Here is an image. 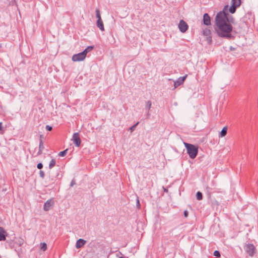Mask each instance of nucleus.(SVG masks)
<instances>
[{
    "label": "nucleus",
    "mask_w": 258,
    "mask_h": 258,
    "mask_svg": "<svg viewBox=\"0 0 258 258\" xmlns=\"http://www.w3.org/2000/svg\"><path fill=\"white\" fill-rule=\"evenodd\" d=\"M164 191L165 192H167L168 191V189H166V188H164Z\"/></svg>",
    "instance_id": "37998d69"
},
{
    "label": "nucleus",
    "mask_w": 258,
    "mask_h": 258,
    "mask_svg": "<svg viewBox=\"0 0 258 258\" xmlns=\"http://www.w3.org/2000/svg\"><path fill=\"white\" fill-rule=\"evenodd\" d=\"M196 198L198 201H201L203 199V194L201 191H198L196 194Z\"/></svg>",
    "instance_id": "412c9836"
},
{
    "label": "nucleus",
    "mask_w": 258,
    "mask_h": 258,
    "mask_svg": "<svg viewBox=\"0 0 258 258\" xmlns=\"http://www.w3.org/2000/svg\"><path fill=\"white\" fill-rule=\"evenodd\" d=\"M214 28L219 37L228 39L234 38L231 34L233 27L228 21V17H215Z\"/></svg>",
    "instance_id": "f257e3e1"
},
{
    "label": "nucleus",
    "mask_w": 258,
    "mask_h": 258,
    "mask_svg": "<svg viewBox=\"0 0 258 258\" xmlns=\"http://www.w3.org/2000/svg\"><path fill=\"white\" fill-rule=\"evenodd\" d=\"M126 258H128L127 257Z\"/></svg>",
    "instance_id": "de8ad7c7"
},
{
    "label": "nucleus",
    "mask_w": 258,
    "mask_h": 258,
    "mask_svg": "<svg viewBox=\"0 0 258 258\" xmlns=\"http://www.w3.org/2000/svg\"><path fill=\"white\" fill-rule=\"evenodd\" d=\"M39 175L41 178H43L45 176L44 172L42 170H40L39 171Z\"/></svg>",
    "instance_id": "c756f323"
},
{
    "label": "nucleus",
    "mask_w": 258,
    "mask_h": 258,
    "mask_svg": "<svg viewBox=\"0 0 258 258\" xmlns=\"http://www.w3.org/2000/svg\"><path fill=\"white\" fill-rule=\"evenodd\" d=\"M118 258H126L125 256H120Z\"/></svg>",
    "instance_id": "c03bdc74"
},
{
    "label": "nucleus",
    "mask_w": 258,
    "mask_h": 258,
    "mask_svg": "<svg viewBox=\"0 0 258 258\" xmlns=\"http://www.w3.org/2000/svg\"><path fill=\"white\" fill-rule=\"evenodd\" d=\"M72 140L73 141V143L75 145V146L77 147H79L81 145V140L79 137V133H75L73 135Z\"/></svg>",
    "instance_id": "6e6552de"
},
{
    "label": "nucleus",
    "mask_w": 258,
    "mask_h": 258,
    "mask_svg": "<svg viewBox=\"0 0 258 258\" xmlns=\"http://www.w3.org/2000/svg\"><path fill=\"white\" fill-rule=\"evenodd\" d=\"M203 16H209L208 13H205Z\"/></svg>",
    "instance_id": "a19ab883"
},
{
    "label": "nucleus",
    "mask_w": 258,
    "mask_h": 258,
    "mask_svg": "<svg viewBox=\"0 0 258 258\" xmlns=\"http://www.w3.org/2000/svg\"><path fill=\"white\" fill-rule=\"evenodd\" d=\"M150 115V113L149 112V111H147V118H149Z\"/></svg>",
    "instance_id": "58836bf2"
},
{
    "label": "nucleus",
    "mask_w": 258,
    "mask_h": 258,
    "mask_svg": "<svg viewBox=\"0 0 258 258\" xmlns=\"http://www.w3.org/2000/svg\"><path fill=\"white\" fill-rule=\"evenodd\" d=\"M211 188L208 186L206 187V194L208 199H210L211 198Z\"/></svg>",
    "instance_id": "5701e85b"
},
{
    "label": "nucleus",
    "mask_w": 258,
    "mask_h": 258,
    "mask_svg": "<svg viewBox=\"0 0 258 258\" xmlns=\"http://www.w3.org/2000/svg\"><path fill=\"white\" fill-rule=\"evenodd\" d=\"M229 7L228 5L225 6L223 10L218 12L216 16H229L228 11H229Z\"/></svg>",
    "instance_id": "9d476101"
},
{
    "label": "nucleus",
    "mask_w": 258,
    "mask_h": 258,
    "mask_svg": "<svg viewBox=\"0 0 258 258\" xmlns=\"http://www.w3.org/2000/svg\"><path fill=\"white\" fill-rule=\"evenodd\" d=\"M43 138H44L43 135H40V136H39V141H40V140H43Z\"/></svg>",
    "instance_id": "4c0bfd02"
},
{
    "label": "nucleus",
    "mask_w": 258,
    "mask_h": 258,
    "mask_svg": "<svg viewBox=\"0 0 258 258\" xmlns=\"http://www.w3.org/2000/svg\"><path fill=\"white\" fill-rule=\"evenodd\" d=\"M186 77H187V75H185L183 77H179V78H178V79L176 81H174V88H176L182 84L184 83Z\"/></svg>",
    "instance_id": "9b49d317"
},
{
    "label": "nucleus",
    "mask_w": 258,
    "mask_h": 258,
    "mask_svg": "<svg viewBox=\"0 0 258 258\" xmlns=\"http://www.w3.org/2000/svg\"><path fill=\"white\" fill-rule=\"evenodd\" d=\"M213 254H214V256H215L216 257H219L221 256V254H220V251H218V250H215L214 251Z\"/></svg>",
    "instance_id": "cd10ccee"
},
{
    "label": "nucleus",
    "mask_w": 258,
    "mask_h": 258,
    "mask_svg": "<svg viewBox=\"0 0 258 258\" xmlns=\"http://www.w3.org/2000/svg\"><path fill=\"white\" fill-rule=\"evenodd\" d=\"M56 164V160L55 159H52L49 164V168L51 169Z\"/></svg>",
    "instance_id": "aec40b11"
},
{
    "label": "nucleus",
    "mask_w": 258,
    "mask_h": 258,
    "mask_svg": "<svg viewBox=\"0 0 258 258\" xmlns=\"http://www.w3.org/2000/svg\"><path fill=\"white\" fill-rule=\"evenodd\" d=\"M93 49H94V46H88L82 52L84 54V55L86 56L87 53H88L89 52H90Z\"/></svg>",
    "instance_id": "a211bd4d"
},
{
    "label": "nucleus",
    "mask_w": 258,
    "mask_h": 258,
    "mask_svg": "<svg viewBox=\"0 0 258 258\" xmlns=\"http://www.w3.org/2000/svg\"><path fill=\"white\" fill-rule=\"evenodd\" d=\"M243 248L247 254L251 257L253 256L256 252L255 247L252 243H245Z\"/></svg>",
    "instance_id": "7ed1b4c3"
},
{
    "label": "nucleus",
    "mask_w": 258,
    "mask_h": 258,
    "mask_svg": "<svg viewBox=\"0 0 258 258\" xmlns=\"http://www.w3.org/2000/svg\"><path fill=\"white\" fill-rule=\"evenodd\" d=\"M202 34L205 36H206V40L207 41L209 44L212 43V37L211 36V31L210 29L208 28H205L203 29Z\"/></svg>",
    "instance_id": "39448f33"
},
{
    "label": "nucleus",
    "mask_w": 258,
    "mask_h": 258,
    "mask_svg": "<svg viewBox=\"0 0 258 258\" xmlns=\"http://www.w3.org/2000/svg\"><path fill=\"white\" fill-rule=\"evenodd\" d=\"M45 128L48 131H51L52 130V127L51 126H50L49 125H46Z\"/></svg>",
    "instance_id": "2f4dec72"
},
{
    "label": "nucleus",
    "mask_w": 258,
    "mask_h": 258,
    "mask_svg": "<svg viewBox=\"0 0 258 258\" xmlns=\"http://www.w3.org/2000/svg\"><path fill=\"white\" fill-rule=\"evenodd\" d=\"M68 151V149H67L62 151H61L58 153V156L60 157H64L67 155Z\"/></svg>",
    "instance_id": "b1692460"
},
{
    "label": "nucleus",
    "mask_w": 258,
    "mask_h": 258,
    "mask_svg": "<svg viewBox=\"0 0 258 258\" xmlns=\"http://www.w3.org/2000/svg\"><path fill=\"white\" fill-rule=\"evenodd\" d=\"M188 25L187 23L183 20H180L179 24H178V28L179 31L184 33L187 31L188 29Z\"/></svg>",
    "instance_id": "20e7f679"
},
{
    "label": "nucleus",
    "mask_w": 258,
    "mask_h": 258,
    "mask_svg": "<svg viewBox=\"0 0 258 258\" xmlns=\"http://www.w3.org/2000/svg\"><path fill=\"white\" fill-rule=\"evenodd\" d=\"M24 239L21 237H19L17 238L15 243L16 244H17L19 246H22V245L24 243Z\"/></svg>",
    "instance_id": "dca6fc26"
},
{
    "label": "nucleus",
    "mask_w": 258,
    "mask_h": 258,
    "mask_svg": "<svg viewBox=\"0 0 258 258\" xmlns=\"http://www.w3.org/2000/svg\"><path fill=\"white\" fill-rule=\"evenodd\" d=\"M97 20L96 21L97 27L102 31H104V27L103 22L101 19V17H97Z\"/></svg>",
    "instance_id": "ddd939ff"
},
{
    "label": "nucleus",
    "mask_w": 258,
    "mask_h": 258,
    "mask_svg": "<svg viewBox=\"0 0 258 258\" xmlns=\"http://www.w3.org/2000/svg\"><path fill=\"white\" fill-rule=\"evenodd\" d=\"M8 233L5 230V229L0 226V241H5L6 239V237L8 236Z\"/></svg>",
    "instance_id": "f8f14e48"
},
{
    "label": "nucleus",
    "mask_w": 258,
    "mask_h": 258,
    "mask_svg": "<svg viewBox=\"0 0 258 258\" xmlns=\"http://www.w3.org/2000/svg\"><path fill=\"white\" fill-rule=\"evenodd\" d=\"M136 207L138 209L141 208V204L138 197H137Z\"/></svg>",
    "instance_id": "bb28decb"
},
{
    "label": "nucleus",
    "mask_w": 258,
    "mask_h": 258,
    "mask_svg": "<svg viewBox=\"0 0 258 258\" xmlns=\"http://www.w3.org/2000/svg\"><path fill=\"white\" fill-rule=\"evenodd\" d=\"M96 16H100V11L99 9L96 10Z\"/></svg>",
    "instance_id": "f704fd0d"
},
{
    "label": "nucleus",
    "mask_w": 258,
    "mask_h": 258,
    "mask_svg": "<svg viewBox=\"0 0 258 258\" xmlns=\"http://www.w3.org/2000/svg\"><path fill=\"white\" fill-rule=\"evenodd\" d=\"M232 5L230 7L229 11L231 14L235 13L236 8L239 7L241 5V0H232Z\"/></svg>",
    "instance_id": "423d86ee"
},
{
    "label": "nucleus",
    "mask_w": 258,
    "mask_h": 258,
    "mask_svg": "<svg viewBox=\"0 0 258 258\" xmlns=\"http://www.w3.org/2000/svg\"><path fill=\"white\" fill-rule=\"evenodd\" d=\"M50 181H51V182L52 183H54V180H53V178H51V179L50 180Z\"/></svg>",
    "instance_id": "79ce46f5"
},
{
    "label": "nucleus",
    "mask_w": 258,
    "mask_h": 258,
    "mask_svg": "<svg viewBox=\"0 0 258 258\" xmlns=\"http://www.w3.org/2000/svg\"><path fill=\"white\" fill-rule=\"evenodd\" d=\"M3 128V123L2 122H0V131H2Z\"/></svg>",
    "instance_id": "e433bc0d"
},
{
    "label": "nucleus",
    "mask_w": 258,
    "mask_h": 258,
    "mask_svg": "<svg viewBox=\"0 0 258 258\" xmlns=\"http://www.w3.org/2000/svg\"><path fill=\"white\" fill-rule=\"evenodd\" d=\"M37 167L39 169H41L43 168V164L42 163H39L37 165Z\"/></svg>",
    "instance_id": "473e14b6"
},
{
    "label": "nucleus",
    "mask_w": 258,
    "mask_h": 258,
    "mask_svg": "<svg viewBox=\"0 0 258 258\" xmlns=\"http://www.w3.org/2000/svg\"><path fill=\"white\" fill-rule=\"evenodd\" d=\"M139 121H138V122H137V123H136L135 124H134L133 125H132V126H131V127L129 128V130H130L131 132H133V131H134L136 129V128L137 126L139 124Z\"/></svg>",
    "instance_id": "393cba45"
},
{
    "label": "nucleus",
    "mask_w": 258,
    "mask_h": 258,
    "mask_svg": "<svg viewBox=\"0 0 258 258\" xmlns=\"http://www.w3.org/2000/svg\"><path fill=\"white\" fill-rule=\"evenodd\" d=\"M86 56L83 52L74 54L72 56V60L73 61H80L85 59Z\"/></svg>",
    "instance_id": "0eeeda50"
},
{
    "label": "nucleus",
    "mask_w": 258,
    "mask_h": 258,
    "mask_svg": "<svg viewBox=\"0 0 258 258\" xmlns=\"http://www.w3.org/2000/svg\"><path fill=\"white\" fill-rule=\"evenodd\" d=\"M227 130H228L227 126H224L221 130V131L219 133V137L220 138V137H225L227 134Z\"/></svg>",
    "instance_id": "2eb2a0df"
},
{
    "label": "nucleus",
    "mask_w": 258,
    "mask_h": 258,
    "mask_svg": "<svg viewBox=\"0 0 258 258\" xmlns=\"http://www.w3.org/2000/svg\"><path fill=\"white\" fill-rule=\"evenodd\" d=\"M228 21L229 23L232 25V24L234 23V19L233 17H228Z\"/></svg>",
    "instance_id": "c85d7f7f"
},
{
    "label": "nucleus",
    "mask_w": 258,
    "mask_h": 258,
    "mask_svg": "<svg viewBox=\"0 0 258 258\" xmlns=\"http://www.w3.org/2000/svg\"><path fill=\"white\" fill-rule=\"evenodd\" d=\"M42 151H43V150L39 149L37 154L38 155H41L42 154Z\"/></svg>",
    "instance_id": "c9c22d12"
},
{
    "label": "nucleus",
    "mask_w": 258,
    "mask_h": 258,
    "mask_svg": "<svg viewBox=\"0 0 258 258\" xmlns=\"http://www.w3.org/2000/svg\"><path fill=\"white\" fill-rule=\"evenodd\" d=\"M86 243V241L84 240L83 239H78L76 244V247L77 248H80L83 246Z\"/></svg>",
    "instance_id": "4468645a"
},
{
    "label": "nucleus",
    "mask_w": 258,
    "mask_h": 258,
    "mask_svg": "<svg viewBox=\"0 0 258 258\" xmlns=\"http://www.w3.org/2000/svg\"><path fill=\"white\" fill-rule=\"evenodd\" d=\"M203 23L206 26H211V17H203Z\"/></svg>",
    "instance_id": "f3484780"
},
{
    "label": "nucleus",
    "mask_w": 258,
    "mask_h": 258,
    "mask_svg": "<svg viewBox=\"0 0 258 258\" xmlns=\"http://www.w3.org/2000/svg\"><path fill=\"white\" fill-rule=\"evenodd\" d=\"M54 204L53 199H50L48 200L44 204L43 210L45 211H48L50 210V208L53 207Z\"/></svg>",
    "instance_id": "1a4fd4ad"
},
{
    "label": "nucleus",
    "mask_w": 258,
    "mask_h": 258,
    "mask_svg": "<svg viewBox=\"0 0 258 258\" xmlns=\"http://www.w3.org/2000/svg\"><path fill=\"white\" fill-rule=\"evenodd\" d=\"M39 149H42L43 150L44 149V144H43V142L42 140H40V141L39 142Z\"/></svg>",
    "instance_id": "a878e982"
},
{
    "label": "nucleus",
    "mask_w": 258,
    "mask_h": 258,
    "mask_svg": "<svg viewBox=\"0 0 258 258\" xmlns=\"http://www.w3.org/2000/svg\"><path fill=\"white\" fill-rule=\"evenodd\" d=\"M152 106V102L150 100H148L146 102L145 109L147 111H150Z\"/></svg>",
    "instance_id": "6ab92c4d"
},
{
    "label": "nucleus",
    "mask_w": 258,
    "mask_h": 258,
    "mask_svg": "<svg viewBox=\"0 0 258 258\" xmlns=\"http://www.w3.org/2000/svg\"><path fill=\"white\" fill-rule=\"evenodd\" d=\"M235 48H234V47H233L232 46H230V50H235Z\"/></svg>",
    "instance_id": "ea45409f"
},
{
    "label": "nucleus",
    "mask_w": 258,
    "mask_h": 258,
    "mask_svg": "<svg viewBox=\"0 0 258 258\" xmlns=\"http://www.w3.org/2000/svg\"><path fill=\"white\" fill-rule=\"evenodd\" d=\"M118 253L120 254H122V253L120 251H119Z\"/></svg>",
    "instance_id": "a18cd8bd"
},
{
    "label": "nucleus",
    "mask_w": 258,
    "mask_h": 258,
    "mask_svg": "<svg viewBox=\"0 0 258 258\" xmlns=\"http://www.w3.org/2000/svg\"><path fill=\"white\" fill-rule=\"evenodd\" d=\"M40 249L43 251H45L47 249V244L45 242H41L40 244Z\"/></svg>",
    "instance_id": "4be33fe9"
},
{
    "label": "nucleus",
    "mask_w": 258,
    "mask_h": 258,
    "mask_svg": "<svg viewBox=\"0 0 258 258\" xmlns=\"http://www.w3.org/2000/svg\"><path fill=\"white\" fill-rule=\"evenodd\" d=\"M184 145L189 157L192 159H195L198 154V146L185 142L184 143Z\"/></svg>",
    "instance_id": "f03ea898"
},
{
    "label": "nucleus",
    "mask_w": 258,
    "mask_h": 258,
    "mask_svg": "<svg viewBox=\"0 0 258 258\" xmlns=\"http://www.w3.org/2000/svg\"><path fill=\"white\" fill-rule=\"evenodd\" d=\"M183 215L185 218H187L188 216V212L187 210L184 211Z\"/></svg>",
    "instance_id": "72a5a7b5"
},
{
    "label": "nucleus",
    "mask_w": 258,
    "mask_h": 258,
    "mask_svg": "<svg viewBox=\"0 0 258 258\" xmlns=\"http://www.w3.org/2000/svg\"><path fill=\"white\" fill-rule=\"evenodd\" d=\"M75 184H76V180L75 178H73L71 182V183H70V186L71 187H72Z\"/></svg>",
    "instance_id": "7c9ffc66"
},
{
    "label": "nucleus",
    "mask_w": 258,
    "mask_h": 258,
    "mask_svg": "<svg viewBox=\"0 0 258 258\" xmlns=\"http://www.w3.org/2000/svg\"><path fill=\"white\" fill-rule=\"evenodd\" d=\"M116 256H119L118 254H116Z\"/></svg>",
    "instance_id": "49530a36"
}]
</instances>
